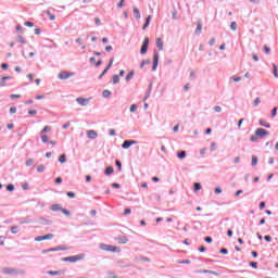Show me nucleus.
<instances>
[{"mask_svg":"<svg viewBox=\"0 0 278 278\" xmlns=\"http://www.w3.org/2000/svg\"><path fill=\"white\" fill-rule=\"evenodd\" d=\"M100 249L102 251H108V252H111V253H121V247H116V245H110V244L101 243Z\"/></svg>","mask_w":278,"mask_h":278,"instance_id":"1","label":"nucleus"},{"mask_svg":"<svg viewBox=\"0 0 278 278\" xmlns=\"http://www.w3.org/2000/svg\"><path fill=\"white\" fill-rule=\"evenodd\" d=\"M84 257H85L84 254H78V255H75V256L64 257V258H62V262H72V263L81 262V260H84Z\"/></svg>","mask_w":278,"mask_h":278,"instance_id":"2","label":"nucleus"},{"mask_svg":"<svg viewBox=\"0 0 278 278\" xmlns=\"http://www.w3.org/2000/svg\"><path fill=\"white\" fill-rule=\"evenodd\" d=\"M74 76H75V73L73 72L63 71L59 73V79H70V77H74Z\"/></svg>","mask_w":278,"mask_h":278,"instance_id":"3","label":"nucleus"},{"mask_svg":"<svg viewBox=\"0 0 278 278\" xmlns=\"http://www.w3.org/2000/svg\"><path fill=\"white\" fill-rule=\"evenodd\" d=\"M43 240H53V233H48L46 236H38L35 238V242H42Z\"/></svg>","mask_w":278,"mask_h":278,"instance_id":"4","label":"nucleus"},{"mask_svg":"<svg viewBox=\"0 0 278 278\" xmlns=\"http://www.w3.org/2000/svg\"><path fill=\"white\" fill-rule=\"evenodd\" d=\"M1 273H3V275H16L18 271L12 267H2Z\"/></svg>","mask_w":278,"mask_h":278,"instance_id":"5","label":"nucleus"},{"mask_svg":"<svg viewBox=\"0 0 278 278\" xmlns=\"http://www.w3.org/2000/svg\"><path fill=\"white\" fill-rule=\"evenodd\" d=\"M157 64H160V54L154 52L152 71H157Z\"/></svg>","mask_w":278,"mask_h":278,"instance_id":"6","label":"nucleus"},{"mask_svg":"<svg viewBox=\"0 0 278 278\" xmlns=\"http://www.w3.org/2000/svg\"><path fill=\"white\" fill-rule=\"evenodd\" d=\"M148 50H149V38L147 37L143 40V43H142V47H141V50H140L141 55H144V53H147Z\"/></svg>","mask_w":278,"mask_h":278,"instance_id":"7","label":"nucleus"},{"mask_svg":"<svg viewBox=\"0 0 278 278\" xmlns=\"http://www.w3.org/2000/svg\"><path fill=\"white\" fill-rule=\"evenodd\" d=\"M255 135L258 138H264V136H268V131L264 128H258V129L255 130Z\"/></svg>","mask_w":278,"mask_h":278,"instance_id":"8","label":"nucleus"},{"mask_svg":"<svg viewBox=\"0 0 278 278\" xmlns=\"http://www.w3.org/2000/svg\"><path fill=\"white\" fill-rule=\"evenodd\" d=\"M115 241L118 244H127L129 242V239L127 237H125V236H122V237H116Z\"/></svg>","mask_w":278,"mask_h":278,"instance_id":"9","label":"nucleus"},{"mask_svg":"<svg viewBox=\"0 0 278 278\" xmlns=\"http://www.w3.org/2000/svg\"><path fill=\"white\" fill-rule=\"evenodd\" d=\"M131 144H136V140H126L123 142L122 149H129V147H131Z\"/></svg>","mask_w":278,"mask_h":278,"instance_id":"10","label":"nucleus"},{"mask_svg":"<svg viewBox=\"0 0 278 278\" xmlns=\"http://www.w3.org/2000/svg\"><path fill=\"white\" fill-rule=\"evenodd\" d=\"M98 136H99V135H98L97 131H94V130H88V131H87V138H89L90 140L97 139Z\"/></svg>","mask_w":278,"mask_h":278,"instance_id":"11","label":"nucleus"},{"mask_svg":"<svg viewBox=\"0 0 278 278\" xmlns=\"http://www.w3.org/2000/svg\"><path fill=\"white\" fill-rule=\"evenodd\" d=\"M114 64V58H112L110 60L109 65L106 66V68L102 72V74L100 75V79L103 77V75H105V73H108V71H110V68H112V65Z\"/></svg>","mask_w":278,"mask_h":278,"instance_id":"12","label":"nucleus"},{"mask_svg":"<svg viewBox=\"0 0 278 278\" xmlns=\"http://www.w3.org/2000/svg\"><path fill=\"white\" fill-rule=\"evenodd\" d=\"M156 47L160 51H164V41H162V38L156 39Z\"/></svg>","mask_w":278,"mask_h":278,"instance_id":"13","label":"nucleus"},{"mask_svg":"<svg viewBox=\"0 0 278 278\" xmlns=\"http://www.w3.org/2000/svg\"><path fill=\"white\" fill-rule=\"evenodd\" d=\"M51 210L53 212H62V205L61 204H52Z\"/></svg>","mask_w":278,"mask_h":278,"instance_id":"14","label":"nucleus"},{"mask_svg":"<svg viewBox=\"0 0 278 278\" xmlns=\"http://www.w3.org/2000/svg\"><path fill=\"white\" fill-rule=\"evenodd\" d=\"M76 101H77V103H79V105L88 104V99H85V98H77Z\"/></svg>","mask_w":278,"mask_h":278,"instance_id":"15","label":"nucleus"},{"mask_svg":"<svg viewBox=\"0 0 278 278\" xmlns=\"http://www.w3.org/2000/svg\"><path fill=\"white\" fill-rule=\"evenodd\" d=\"M41 225H52L53 220L51 219H45V217L39 218Z\"/></svg>","mask_w":278,"mask_h":278,"instance_id":"16","label":"nucleus"},{"mask_svg":"<svg viewBox=\"0 0 278 278\" xmlns=\"http://www.w3.org/2000/svg\"><path fill=\"white\" fill-rule=\"evenodd\" d=\"M261 127H266V129H270V124L268 122H265L264 119L258 121Z\"/></svg>","mask_w":278,"mask_h":278,"instance_id":"17","label":"nucleus"},{"mask_svg":"<svg viewBox=\"0 0 278 278\" xmlns=\"http://www.w3.org/2000/svg\"><path fill=\"white\" fill-rule=\"evenodd\" d=\"M132 14L135 16V18H140V11L138 10V8H134L132 9Z\"/></svg>","mask_w":278,"mask_h":278,"instance_id":"18","label":"nucleus"},{"mask_svg":"<svg viewBox=\"0 0 278 278\" xmlns=\"http://www.w3.org/2000/svg\"><path fill=\"white\" fill-rule=\"evenodd\" d=\"M40 136H41V142H49V137L45 134V132H40Z\"/></svg>","mask_w":278,"mask_h":278,"instance_id":"19","label":"nucleus"},{"mask_svg":"<svg viewBox=\"0 0 278 278\" xmlns=\"http://www.w3.org/2000/svg\"><path fill=\"white\" fill-rule=\"evenodd\" d=\"M104 173H105V175H112L114 173V167H112V166L106 167Z\"/></svg>","mask_w":278,"mask_h":278,"instance_id":"20","label":"nucleus"},{"mask_svg":"<svg viewBox=\"0 0 278 278\" xmlns=\"http://www.w3.org/2000/svg\"><path fill=\"white\" fill-rule=\"evenodd\" d=\"M59 162L61 164H65V162H66V154H61L60 157H59Z\"/></svg>","mask_w":278,"mask_h":278,"instance_id":"21","label":"nucleus"},{"mask_svg":"<svg viewBox=\"0 0 278 278\" xmlns=\"http://www.w3.org/2000/svg\"><path fill=\"white\" fill-rule=\"evenodd\" d=\"M201 29H203V24H201V22H198L197 28H195V33L199 34L201 33Z\"/></svg>","mask_w":278,"mask_h":278,"instance_id":"22","label":"nucleus"},{"mask_svg":"<svg viewBox=\"0 0 278 278\" xmlns=\"http://www.w3.org/2000/svg\"><path fill=\"white\" fill-rule=\"evenodd\" d=\"M151 23V15H149L146 20V23L143 25V29H147V27H149V24Z\"/></svg>","mask_w":278,"mask_h":278,"instance_id":"23","label":"nucleus"},{"mask_svg":"<svg viewBox=\"0 0 278 278\" xmlns=\"http://www.w3.org/2000/svg\"><path fill=\"white\" fill-rule=\"evenodd\" d=\"M46 14H48L49 21H54V20H55V15H53V14L51 13V11H46Z\"/></svg>","mask_w":278,"mask_h":278,"instance_id":"24","label":"nucleus"},{"mask_svg":"<svg viewBox=\"0 0 278 278\" xmlns=\"http://www.w3.org/2000/svg\"><path fill=\"white\" fill-rule=\"evenodd\" d=\"M230 29H232V31H236L238 29V24L236 22H232L230 24Z\"/></svg>","mask_w":278,"mask_h":278,"instance_id":"25","label":"nucleus"},{"mask_svg":"<svg viewBox=\"0 0 278 278\" xmlns=\"http://www.w3.org/2000/svg\"><path fill=\"white\" fill-rule=\"evenodd\" d=\"M177 157H179V160H184V157H186V151H181L177 154Z\"/></svg>","mask_w":278,"mask_h":278,"instance_id":"26","label":"nucleus"},{"mask_svg":"<svg viewBox=\"0 0 278 278\" xmlns=\"http://www.w3.org/2000/svg\"><path fill=\"white\" fill-rule=\"evenodd\" d=\"M37 173H45V165H38Z\"/></svg>","mask_w":278,"mask_h":278,"instance_id":"27","label":"nucleus"},{"mask_svg":"<svg viewBox=\"0 0 278 278\" xmlns=\"http://www.w3.org/2000/svg\"><path fill=\"white\" fill-rule=\"evenodd\" d=\"M47 131H51L50 126H45L43 129L40 131V134H47Z\"/></svg>","mask_w":278,"mask_h":278,"instance_id":"28","label":"nucleus"},{"mask_svg":"<svg viewBox=\"0 0 278 278\" xmlns=\"http://www.w3.org/2000/svg\"><path fill=\"white\" fill-rule=\"evenodd\" d=\"M102 94L105 99H108V97H111L112 92L110 90H104Z\"/></svg>","mask_w":278,"mask_h":278,"instance_id":"29","label":"nucleus"},{"mask_svg":"<svg viewBox=\"0 0 278 278\" xmlns=\"http://www.w3.org/2000/svg\"><path fill=\"white\" fill-rule=\"evenodd\" d=\"M17 232H18V226H12L11 233H17Z\"/></svg>","mask_w":278,"mask_h":278,"instance_id":"30","label":"nucleus"},{"mask_svg":"<svg viewBox=\"0 0 278 278\" xmlns=\"http://www.w3.org/2000/svg\"><path fill=\"white\" fill-rule=\"evenodd\" d=\"M273 71H274V76L277 78L278 77V71H277V65L273 64Z\"/></svg>","mask_w":278,"mask_h":278,"instance_id":"31","label":"nucleus"},{"mask_svg":"<svg viewBox=\"0 0 278 278\" xmlns=\"http://www.w3.org/2000/svg\"><path fill=\"white\" fill-rule=\"evenodd\" d=\"M118 81H121V78L118 77V75H114L113 76V84H118Z\"/></svg>","mask_w":278,"mask_h":278,"instance_id":"32","label":"nucleus"},{"mask_svg":"<svg viewBox=\"0 0 278 278\" xmlns=\"http://www.w3.org/2000/svg\"><path fill=\"white\" fill-rule=\"evenodd\" d=\"M62 214H64L65 216H71V211L66 210V208H62L61 210Z\"/></svg>","mask_w":278,"mask_h":278,"instance_id":"33","label":"nucleus"},{"mask_svg":"<svg viewBox=\"0 0 278 278\" xmlns=\"http://www.w3.org/2000/svg\"><path fill=\"white\" fill-rule=\"evenodd\" d=\"M194 190H195V192H199V190H201V184L200 182L194 184Z\"/></svg>","mask_w":278,"mask_h":278,"instance_id":"34","label":"nucleus"},{"mask_svg":"<svg viewBox=\"0 0 278 278\" xmlns=\"http://www.w3.org/2000/svg\"><path fill=\"white\" fill-rule=\"evenodd\" d=\"M5 244V237L0 236V247H3Z\"/></svg>","mask_w":278,"mask_h":278,"instance_id":"35","label":"nucleus"},{"mask_svg":"<svg viewBox=\"0 0 278 278\" xmlns=\"http://www.w3.org/2000/svg\"><path fill=\"white\" fill-rule=\"evenodd\" d=\"M28 114H29L30 116H36V115L38 114V111H36V110H29V111H28Z\"/></svg>","mask_w":278,"mask_h":278,"instance_id":"36","label":"nucleus"},{"mask_svg":"<svg viewBox=\"0 0 278 278\" xmlns=\"http://www.w3.org/2000/svg\"><path fill=\"white\" fill-rule=\"evenodd\" d=\"M257 165V156H252V166Z\"/></svg>","mask_w":278,"mask_h":278,"instance_id":"37","label":"nucleus"},{"mask_svg":"<svg viewBox=\"0 0 278 278\" xmlns=\"http://www.w3.org/2000/svg\"><path fill=\"white\" fill-rule=\"evenodd\" d=\"M260 103H262V100H261L260 98H256V99L254 100V108H257V105H258Z\"/></svg>","mask_w":278,"mask_h":278,"instance_id":"38","label":"nucleus"},{"mask_svg":"<svg viewBox=\"0 0 278 278\" xmlns=\"http://www.w3.org/2000/svg\"><path fill=\"white\" fill-rule=\"evenodd\" d=\"M115 164L118 167V170L123 169V164L121 163V161H115Z\"/></svg>","mask_w":278,"mask_h":278,"instance_id":"39","label":"nucleus"},{"mask_svg":"<svg viewBox=\"0 0 278 278\" xmlns=\"http://www.w3.org/2000/svg\"><path fill=\"white\" fill-rule=\"evenodd\" d=\"M48 275H52V276L60 275V271H58V270H50V271H48Z\"/></svg>","mask_w":278,"mask_h":278,"instance_id":"40","label":"nucleus"},{"mask_svg":"<svg viewBox=\"0 0 278 278\" xmlns=\"http://www.w3.org/2000/svg\"><path fill=\"white\" fill-rule=\"evenodd\" d=\"M7 190H8L9 192H13V190H14V185H8V186H7Z\"/></svg>","mask_w":278,"mask_h":278,"instance_id":"41","label":"nucleus"},{"mask_svg":"<svg viewBox=\"0 0 278 278\" xmlns=\"http://www.w3.org/2000/svg\"><path fill=\"white\" fill-rule=\"evenodd\" d=\"M257 135L254 132V135L251 136L250 140L251 142H255V140H257Z\"/></svg>","mask_w":278,"mask_h":278,"instance_id":"42","label":"nucleus"},{"mask_svg":"<svg viewBox=\"0 0 278 278\" xmlns=\"http://www.w3.org/2000/svg\"><path fill=\"white\" fill-rule=\"evenodd\" d=\"M277 116V108H274L271 111V118H275Z\"/></svg>","mask_w":278,"mask_h":278,"instance_id":"43","label":"nucleus"},{"mask_svg":"<svg viewBox=\"0 0 278 278\" xmlns=\"http://www.w3.org/2000/svg\"><path fill=\"white\" fill-rule=\"evenodd\" d=\"M134 77V72H129V74L126 76V81H129Z\"/></svg>","mask_w":278,"mask_h":278,"instance_id":"44","label":"nucleus"},{"mask_svg":"<svg viewBox=\"0 0 278 278\" xmlns=\"http://www.w3.org/2000/svg\"><path fill=\"white\" fill-rule=\"evenodd\" d=\"M214 112H217V113L223 112V108L216 105L214 106Z\"/></svg>","mask_w":278,"mask_h":278,"instance_id":"45","label":"nucleus"},{"mask_svg":"<svg viewBox=\"0 0 278 278\" xmlns=\"http://www.w3.org/2000/svg\"><path fill=\"white\" fill-rule=\"evenodd\" d=\"M34 164V159H29L26 161V166H31Z\"/></svg>","mask_w":278,"mask_h":278,"instance_id":"46","label":"nucleus"},{"mask_svg":"<svg viewBox=\"0 0 278 278\" xmlns=\"http://www.w3.org/2000/svg\"><path fill=\"white\" fill-rule=\"evenodd\" d=\"M136 110H138V105L132 104V105L130 106V112H136Z\"/></svg>","mask_w":278,"mask_h":278,"instance_id":"47","label":"nucleus"},{"mask_svg":"<svg viewBox=\"0 0 278 278\" xmlns=\"http://www.w3.org/2000/svg\"><path fill=\"white\" fill-rule=\"evenodd\" d=\"M242 78L240 76H233L232 81H241Z\"/></svg>","mask_w":278,"mask_h":278,"instance_id":"48","label":"nucleus"},{"mask_svg":"<svg viewBox=\"0 0 278 278\" xmlns=\"http://www.w3.org/2000/svg\"><path fill=\"white\" fill-rule=\"evenodd\" d=\"M10 114H16V106L10 108Z\"/></svg>","mask_w":278,"mask_h":278,"instance_id":"49","label":"nucleus"},{"mask_svg":"<svg viewBox=\"0 0 278 278\" xmlns=\"http://www.w3.org/2000/svg\"><path fill=\"white\" fill-rule=\"evenodd\" d=\"M67 197H70V199H75V193L73 191L67 192Z\"/></svg>","mask_w":278,"mask_h":278,"instance_id":"50","label":"nucleus"},{"mask_svg":"<svg viewBox=\"0 0 278 278\" xmlns=\"http://www.w3.org/2000/svg\"><path fill=\"white\" fill-rule=\"evenodd\" d=\"M1 68H3V71H8V68H9L8 63H2Z\"/></svg>","mask_w":278,"mask_h":278,"instance_id":"51","label":"nucleus"},{"mask_svg":"<svg viewBox=\"0 0 278 278\" xmlns=\"http://www.w3.org/2000/svg\"><path fill=\"white\" fill-rule=\"evenodd\" d=\"M127 214H131V208L124 210V216H127Z\"/></svg>","mask_w":278,"mask_h":278,"instance_id":"52","label":"nucleus"},{"mask_svg":"<svg viewBox=\"0 0 278 278\" xmlns=\"http://www.w3.org/2000/svg\"><path fill=\"white\" fill-rule=\"evenodd\" d=\"M220 192H223V190L220 189V187H216V188H215V194H220Z\"/></svg>","mask_w":278,"mask_h":278,"instance_id":"53","label":"nucleus"},{"mask_svg":"<svg viewBox=\"0 0 278 278\" xmlns=\"http://www.w3.org/2000/svg\"><path fill=\"white\" fill-rule=\"evenodd\" d=\"M263 49H264L265 53H267V54L270 53V48H268V46H264Z\"/></svg>","mask_w":278,"mask_h":278,"instance_id":"54","label":"nucleus"},{"mask_svg":"<svg viewBox=\"0 0 278 278\" xmlns=\"http://www.w3.org/2000/svg\"><path fill=\"white\" fill-rule=\"evenodd\" d=\"M125 5V0H121L117 4V8H123Z\"/></svg>","mask_w":278,"mask_h":278,"instance_id":"55","label":"nucleus"},{"mask_svg":"<svg viewBox=\"0 0 278 278\" xmlns=\"http://www.w3.org/2000/svg\"><path fill=\"white\" fill-rule=\"evenodd\" d=\"M24 25H25L26 27H33V26H34V23H31V22H25Z\"/></svg>","mask_w":278,"mask_h":278,"instance_id":"56","label":"nucleus"},{"mask_svg":"<svg viewBox=\"0 0 278 278\" xmlns=\"http://www.w3.org/2000/svg\"><path fill=\"white\" fill-rule=\"evenodd\" d=\"M219 253H222L223 255H227L228 251H227V249L223 248V249L219 251Z\"/></svg>","mask_w":278,"mask_h":278,"instance_id":"57","label":"nucleus"},{"mask_svg":"<svg viewBox=\"0 0 278 278\" xmlns=\"http://www.w3.org/2000/svg\"><path fill=\"white\" fill-rule=\"evenodd\" d=\"M109 278H118V276H116L114 273H109Z\"/></svg>","mask_w":278,"mask_h":278,"instance_id":"58","label":"nucleus"},{"mask_svg":"<svg viewBox=\"0 0 278 278\" xmlns=\"http://www.w3.org/2000/svg\"><path fill=\"white\" fill-rule=\"evenodd\" d=\"M264 238H265L266 242H270L273 240L271 236H265Z\"/></svg>","mask_w":278,"mask_h":278,"instance_id":"59","label":"nucleus"},{"mask_svg":"<svg viewBox=\"0 0 278 278\" xmlns=\"http://www.w3.org/2000/svg\"><path fill=\"white\" fill-rule=\"evenodd\" d=\"M264 207H266V202H261L260 203V210H264Z\"/></svg>","mask_w":278,"mask_h":278,"instance_id":"60","label":"nucleus"},{"mask_svg":"<svg viewBox=\"0 0 278 278\" xmlns=\"http://www.w3.org/2000/svg\"><path fill=\"white\" fill-rule=\"evenodd\" d=\"M250 266H252V268H257V263H255V262H250Z\"/></svg>","mask_w":278,"mask_h":278,"instance_id":"61","label":"nucleus"},{"mask_svg":"<svg viewBox=\"0 0 278 278\" xmlns=\"http://www.w3.org/2000/svg\"><path fill=\"white\" fill-rule=\"evenodd\" d=\"M27 78H28L30 81H34V74H28V75H27Z\"/></svg>","mask_w":278,"mask_h":278,"instance_id":"62","label":"nucleus"},{"mask_svg":"<svg viewBox=\"0 0 278 278\" xmlns=\"http://www.w3.org/2000/svg\"><path fill=\"white\" fill-rule=\"evenodd\" d=\"M54 181L55 184H62V177H58Z\"/></svg>","mask_w":278,"mask_h":278,"instance_id":"63","label":"nucleus"},{"mask_svg":"<svg viewBox=\"0 0 278 278\" xmlns=\"http://www.w3.org/2000/svg\"><path fill=\"white\" fill-rule=\"evenodd\" d=\"M204 240H205V242L211 243L212 242V237H206V238H204Z\"/></svg>","mask_w":278,"mask_h":278,"instance_id":"64","label":"nucleus"}]
</instances>
